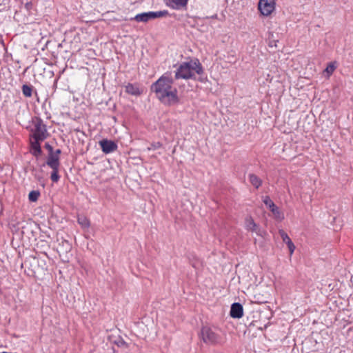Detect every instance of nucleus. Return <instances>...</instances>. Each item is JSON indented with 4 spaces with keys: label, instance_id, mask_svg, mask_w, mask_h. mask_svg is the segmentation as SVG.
Returning <instances> with one entry per match:
<instances>
[{
    "label": "nucleus",
    "instance_id": "a878e982",
    "mask_svg": "<svg viewBox=\"0 0 353 353\" xmlns=\"http://www.w3.org/2000/svg\"><path fill=\"white\" fill-rule=\"evenodd\" d=\"M32 4L31 2H27L26 4H25V8H26V10H30L31 8H32Z\"/></svg>",
    "mask_w": 353,
    "mask_h": 353
},
{
    "label": "nucleus",
    "instance_id": "f8f14e48",
    "mask_svg": "<svg viewBox=\"0 0 353 353\" xmlns=\"http://www.w3.org/2000/svg\"><path fill=\"white\" fill-rule=\"evenodd\" d=\"M125 92L128 94L134 96H139L142 92L137 85L132 83H128L125 85Z\"/></svg>",
    "mask_w": 353,
    "mask_h": 353
},
{
    "label": "nucleus",
    "instance_id": "7ed1b4c3",
    "mask_svg": "<svg viewBox=\"0 0 353 353\" xmlns=\"http://www.w3.org/2000/svg\"><path fill=\"white\" fill-rule=\"evenodd\" d=\"M199 337L201 340L208 345H223L225 341V339L220 334L216 329L208 325L201 327Z\"/></svg>",
    "mask_w": 353,
    "mask_h": 353
},
{
    "label": "nucleus",
    "instance_id": "aec40b11",
    "mask_svg": "<svg viewBox=\"0 0 353 353\" xmlns=\"http://www.w3.org/2000/svg\"><path fill=\"white\" fill-rule=\"evenodd\" d=\"M279 233L283 241L285 243L288 244L289 243L292 242L291 239L289 237L288 234L284 230H280L279 231Z\"/></svg>",
    "mask_w": 353,
    "mask_h": 353
},
{
    "label": "nucleus",
    "instance_id": "6e6552de",
    "mask_svg": "<svg viewBox=\"0 0 353 353\" xmlns=\"http://www.w3.org/2000/svg\"><path fill=\"white\" fill-rule=\"evenodd\" d=\"M99 145L101 148L102 151L105 154H109L111 152H113L117 150V145L115 142L108 140V139H103L99 141Z\"/></svg>",
    "mask_w": 353,
    "mask_h": 353
},
{
    "label": "nucleus",
    "instance_id": "20e7f679",
    "mask_svg": "<svg viewBox=\"0 0 353 353\" xmlns=\"http://www.w3.org/2000/svg\"><path fill=\"white\" fill-rule=\"evenodd\" d=\"M60 157H55L53 154H48L46 164L52 170L51 173L50 179L53 182H58L60 176L59 174V170L60 167Z\"/></svg>",
    "mask_w": 353,
    "mask_h": 353
},
{
    "label": "nucleus",
    "instance_id": "39448f33",
    "mask_svg": "<svg viewBox=\"0 0 353 353\" xmlns=\"http://www.w3.org/2000/svg\"><path fill=\"white\" fill-rule=\"evenodd\" d=\"M168 15L167 10H162L158 12H143L137 14L134 17L130 19L131 21H136L137 22L147 23L150 20L161 18Z\"/></svg>",
    "mask_w": 353,
    "mask_h": 353
},
{
    "label": "nucleus",
    "instance_id": "f03ea898",
    "mask_svg": "<svg viewBox=\"0 0 353 353\" xmlns=\"http://www.w3.org/2000/svg\"><path fill=\"white\" fill-rule=\"evenodd\" d=\"M203 72V67L199 60H191L188 62H183L179 66L175 72V79H194L195 73L201 74Z\"/></svg>",
    "mask_w": 353,
    "mask_h": 353
},
{
    "label": "nucleus",
    "instance_id": "2eb2a0df",
    "mask_svg": "<svg viewBox=\"0 0 353 353\" xmlns=\"http://www.w3.org/2000/svg\"><path fill=\"white\" fill-rule=\"evenodd\" d=\"M249 180L251 184L256 189L259 188L262 184V181L254 174H249Z\"/></svg>",
    "mask_w": 353,
    "mask_h": 353
},
{
    "label": "nucleus",
    "instance_id": "cd10ccee",
    "mask_svg": "<svg viewBox=\"0 0 353 353\" xmlns=\"http://www.w3.org/2000/svg\"><path fill=\"white\" fill-rule=\"evenodd\" d=\"M211 18H212V19H216V18H217V14H214V15L212 16V17H211Z\"/></svg>",
    "mask_w": 353,
    "mask_h": 353
},
{
    "label": "nucleus",
    "instance_id": "bb28decb",
    "mask_svg": "<svg viewBox=\"0 0 353 353\" xmlns=\"http://www.w3.org/2000/svg\"><path fill=\"white\" fill-rule=\"evenodd\" d=\"M61 153V150L60 149H57L56 151L53 150V154L55 157H59Z\"/></svg>",
    "mask_w": 353,
    "mask_h": 353
},
{
    "label": "nucleus",
    "instance_id": "423d86ee",
    "mask_svg": "<svg viewBox=\"0 0 353 353\" xmlns=\"http://www.w3.org/2000/svg\"><path fill=\"white\" fill-rule=\"evenodd\" d=\"M46 125L41 119H37L34 122V128L32 130V134L30 135L33 139L44 141L48 137Z\"/></svg>",
    "mask_w": 353,
    "mask_h": 353
},
{
    "label": "nucleus",
    "instance_id": "f3484780",
    "mask_svg": "<svg viewBox=\"0 0 353 353\" xmlns=\"http://www.w3.org/2000/svg\"><path fill=\"white\" fill-rule=\"evenodd\" d=\"M40 194L39 190H32L28 194V199L30 202H36L39 199Z\"/></svg>",
    "mask_w": 353,
    "mask_h": 353
},
{
    "label": "nucleus",
    "instance_id": "9d476101",
    "mask_svg": "<svg viewBox=\"0 0 353 353\" xmlns=\"http://www.w3.org/2000/svg\"><path fill=\"white\" fill-rule=\"evenodd\" d=\"M43 141L42 140L33 139L30 137V147H31V153L36 157H38L41 154L42 150L41 148L40 143Z\"/></svg>",
    "mask_w": 353,
    "mask_h": 353
},
{
    "label": "nucleus",
    "instance_id": "f257e3e1",
    "mask_svg": "<svg viewBox=\"0 0 353 353\" xmlns=\"http://www.w3.org/2000/svg\"><path fill=\"white\" fill-rule=\"evenodd\" d=\"M173 79L165 74L151 85V91L154 92L157 99L165 105H174L179 102L178 91L173 87Z\"/></svg>",
    "mask_w": 353,
    "mask_h": 353
},
{
    "label": "nucleus",
    "instance_id": "1a4fd4ad",
    "mask_svg": "<svg viewBox=\"0 0 353 353\" xmlns=\"http://www.w3.org/2000/svg\"><path fill=\"white\" fill-rule=\"evenodd\" d=\"M243 315V309L241 304L234 303L232 305L230 309V316L232 318L240 319Z\"/></svg>",
    "mask_w": 353,
    "mask_h": 353
},
{
    "label": "nucleus",
    "instance_id": "393cba45",
    "mask_svg": "<svg viewBox=\"0 0 353 353\" xmlns=\"http://www.w3.org/2000/svg\"><path fill=\"white\" fill-rule=\"evenodd\" d=\"M45 148L48 150V154H53V148L49 143H46L45 144Z\"/></svg>",
    "mask_w": 353,
    "mask_h": 353
},
{
    "label": "nucleus",
    "instance_id": "a211bd4d",
    "mask_svg": "<svg viewBox=\"0 0 353 353\" xmlns=\"http://www.w3.org/2000/svg\"><path fill=\"white\" fill-rule=\"evenodd\" d=\"M23 94L26 97H30L32 92V87L28 85H23L22 86Z\"/></svg>",
    "mask_w": 353,
    "mask_h": 353
},
{
    "label": "nucleus",
    "instance_id": "c85d7f7f",
    "mask_svg": "<svg viewBox=\"0 0 353 353\" xmlns=\"http://www.w3.org/2000/svg\"><path fill=\"white\" fill-rule=\"evenodd\" d=\"M3 353H7V352H3Z\"/></svg>",
    "mask_w": 353,
    "mask_h": 353
},
{
    "label": "nucleus",
    "instance_id": "9b49d317",
    "mask_svg": "<svg viewBox=\"0 0 353 353\" xmlns=\"http://www.w3.org/2000/svg\"><path fill=\"white\" fill-rule=\"evenodd\" d=\"M188 0H168L167 5L175 10L181 9L187 6Z\"/></svg>",
    "mask_w": 353,
    "mask_h": 353
},
{
    "label": "nucleus",
    "instance_id": "4be33fe9",
    "mask_svg": "<svg viewBox=\"0 0 353 353\" xmlns=\"http://www.w3.org/2000/svg\"><path fill=\"white\" fill-rule=\"evenodd\" d=\"M162 147V143L161 142H154L150 144V146H149L147 148V150H155Z\"/></svg>",
    "mask_w": 353,
    "mask_h": 353
},
{
    "label": "nucleus",
    "instance_id": "6ab92c4d",
    "mask_svg": "<svg viewBox=\"0 0 353 353\" xmlns=\"http://www.w3.org/2000/svg\"><path fill=\"white\" fill-rule=\"evenodd\" d=\"M71 250V245L68 241H63L62 242V245L60 248V252H65L70 251Z\"/></svg>",
    "mask_w": 353,
    "mask_h": 353
},
{
    "label": "nucleus",
    "instance_id": "ddd939ff",
    "mask_svg": "<svg viewBox=\"0 0 353 353\" xmlns=\"http://www.w3.org/2000/svg\"><path fill=\"white\" fill-rule=\"evenodd\" d=\"M78 223L81 226L83 229H88L90 225V220L83 215H79L77 218Z\"/></svg>",
    "mask_w": 353,
    "mask_h": 353
},
{
    "label": "nucleus",
    "instance_id": "0eeeda50",
    "mask_svg": "<svg viewBox=\"0 0 353 353\" xmlns=\"http://www.w3.org/2000/svg\"><path fill=\"white\" fill-rule=\"evenodd\" d=\"M275 9L274 0H259V10L263 16H269Z\"/></svg>",
    "mask_w": 353,
    "mask_h": 353
},
{
    "label": "nucleus",
    "instance_id": "4468645a",
    "mask_svg": "<svg viewBox=\"0 0 353 353\" xmlns=\"http://www.w3.org/2000/svg\"><path fill=\"white\" fill-rule=\"evenodd\" d=\"M245 227L248 230L256 232H257L258 225L255 223L252 217H249L245 219Z\"/></svg>",
    "mask_w": 353,
    "mask_h": 353
},
{
    "label": "nucleus",
    "instance_id": "5701e85b",
    "mask_svg": "<svg viewBox=\"0 0 353 353\" xmlns=\"http://www.w3.org/2000/svg\"><path fill=\"white\" fill-rule=\"evenodd\" d=\"M264 203L268 206V208H270L272 204H274V202L270 199L269 196H265L263 200Z\"/></svg>",
    "mask_w": 353,
    "mask_h": 353
},
{
    "label": "nucleus",
    "instance_id": "b1692460",
    "mask_svg": "<svg viewBox=\"0 0 353 353\" xmlns=\"http://www.w3.org/2000/svg\"><path fill=\"white\" fill-rule=\"evenodd\" d=\"M288 245V248L289 249V251H290V254L292 255L295 250V246L293 243V242H290L288 244H287Z\"/></svg>",
    "mask_w": 353,
    "mask_h": 353
},
{
    "label": "nucleus",
    "instance_id": "412c9836",
    "mask_svg": "<svg viewBox=\"0 0 353 353\" xmlns=\"http://www.w3.org/2000/svg\"><path fill=\"white\" fill-rule=\"evenodd\" d=\"M336 69V65L334 63L331 62L328 63L327 66L325 69L324 72L327 73L328 76L331 75Z\"/></svg>",
    "mask_w": 353,
    "mask_h": 353
},
{
    "label": "nucleus",
    "instance_id": "dca6fc26",
    "mask_svg": "<svg viewBox=\"0 0 353 353\" xmlns=\"http://www.w3.org/2000/svg\"><path fill=\"white\" fill-rule=\"evenodd\" d=\"M269 209L273 213L276 219H282L283 218L282 214L281 213L278 207L275 204H272Z\"/></svg>",
    "mask_w": 353,
    "mask_h": 353
}]
</instances>
